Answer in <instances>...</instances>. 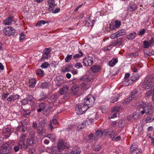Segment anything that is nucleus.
Masks as SVG:
<instances>
[{"instance_id":"4be33fe9","label":"nucleus","mask_w":154,"mask_h":154,"mask_svg":"<svg viewBox=\"0 0 154 154\" xmlns=\"http://www.w3.org/2000/svg\"><path fill=\"white\" fill-rule=\"evenodd\" d=\"M89 18L90 19L89 21H85V25L88 27H92L94 26V22L96 20H93L92 21H91L90 17H89Z\"/></svg>"},{"instance_id":"338daca9","label":"nucleus","mask_w":154,"mask_h":154,"mask_svg":"<svg viewBox=\"0 0 154 154\" xmlns=\"http://www.w3.org/2000/svg\"><path fill=\"white\" fill-rule=\"evenodd\" d=\"M82 57V55H80L79 54H77L74 55L73 57V59L74 60H75L77 58Z\"/></svg>"},{"instance_id":"ddd939ff","label":"nucleus","mask_w":154,"mask_h":154,"mask_svg":"<svg viewBox=\"0 0 154 154\" xmlns=\"http://www.w3.org/2000/svg\"><path fill=\"white\" fill-rule=\"evenodd\" d=\"M64 143L61 140H59L58 141V144L57 146V149L58 151L60 152L63 150L64 147Z\"/></svg>"},{"instance_id":"f8f14e48","label":"nucleus","mask_w":154,"mask_h":154,"mask_svg":"<svg viewBox=\"0 0 154 154\" xmlns=\"http://www.w3.org/2000/svg\"><path fill=\"white\" fill-rule=\"evenodd\" d=\"M48 3L49 6L48 10L50 11H51L53 10L55 7L54 0H48Z\"/></svg>"},{"instance_id":"72a5a7b5","label":"nucleus","mask_w":154,"mask_h":154,"mask_svg":"<svg viewBox=\"0 0 154 154\" xmlns=\"http://www.w3.org/2000/svg\"><path fill=\"white\" fill-rule=\"evenodd\" d=\"M71 93L74 95L76 94L78 90V88L76 86H73L71 88Z\"/></svg>"},{"instance_id":"4c0bfd02","label":"nucleus","mask_w":154,"mask_h":154,"mask_svg":"<svg viewBox=\"0 0 154 154\" xmlns=\"http://www.w3.org/2000/svg\"><path fill=\"white\" fill-rule=\"evenodd\" d=\"M51 48H46L44 49L43 52V53L49 56V53L51 51Z\"/></svg>"},{"instance_id":"c03bdc74","label":"nucleus","mask_w":154,"mask_h":154,"mask_svg":"<svg viewBox=\"0 0 154 154\" xmlns=\"http://www.w3.org/2000/svg\"><path fill=\"white\" fill-rule=\"evenodd\" d=\"M72 58V55H68L65 58V61L66 62H69Z\"/></svg>"},{"instance_id":"a211bd4d","label":"nucleus","mask_w":154,"mask_h":154,"mask_svg":"<svg viewBox=\"0 0 154 154\" xmlns=\"http://www.w3.org/2000/svg\"><path fill=\"white\" fill-rule=\"evenodd\" d=\"M91 69L93 72H97L100 71V67L98 65H94L91 67Z\"/></svg>"},{"instance_id":"9b49d317","label":"nucleus","mask_w":154,"mask_h":154,"mask_svg":"<svg viewBox=\"0 0 154 154\" xmlns=\"http://www.w3.org/2000/svg\"><path fill=\"white\" fill-rule=\"evenodd\" d=\"M20 97V95L17 94L10 95L7 98V100L8 102H11V101H15L19 99Z\"/></svg>"},{"instance_id":"58836bf2","label":"nucleus","mask_w":154,"mask_h":154,"mask_svg":"<svg viewBox=\"0 0 154 154\" xmlns=\"http://www.w3.org/2000/svg\"><path fill=\"white\" fill-rule=\"evenodd\" d=\"M44 71L41 69H38L37 70V73L40 76H43L44 74Z\"/></svg>"},{"instance_id":"dca6fc26","label":"nucleus","mask_w":154,"mask_h":154,"mask_svg":"<svg viewBox=\"0 0 154 154\" xmlns=\"http://www.w3.org/2000/svg\"><path fill=\"white\" fill-rule=\"evenodd\" d=\"M120 109V107L118 108L116 107L114 108L112 110V113L110 115V116L109 118L112 119L116 117V113H114V112H118L119 111V109Z\"/></svg>"},{"instance_id":"0e129e2a","label":"nucleus","mask_w":154,"mask_h":154,"mask_svg":"<svg viewBox=\"0 0 154 154\" xmlns=\"http://www.w3.org/2000/svg\"><path fill=\"white\" fill-rule=\"evenodd\" d=\"M33 148H29V154H35V149Z\"/></svg>"},{"instance_id":"052dcab7","label":"nucleus","mask_w":154,"mask_h":154,"mask_svg":"<svg viewBox=\"0 0 154 154\" xmlns=\"http://www.w3.org/2000/svg\"><path fill=\"white\" fill-rule=\"evenodd\" d=\"M100 109L103 113H105L106 112V108L105 106H102L100 108Z\"/></svg>"},{"instance_id":"a19ab883","label":"nucleus","mask_w":154,"mask_h":154,"mask_svg":"<svg viewBox=\"0 0 154 154\" xmlns=\"http://www.w3.org/2000/svg\"><path fill=\"white\" fill-rule=\"evenodd\" d=\"M143 46L145 48H148L150 45L148 41H145L143 42Z\"/></svg>"},{"instance_id":"1a4fd4ad","label":"nucleus","mask_w":154,"mask_h":154,"mask_svg":"<svg viewBox=\"0 0 154 154\" xmlns=\"http://www.w3.org/2000/svg\"><path fill=\"white\" fill-rule=\"evenodd\" d=\"M13 20V17L9 16L4 20L3 23L5 25H9L12 23Z\"/></svg>"},{"instance_id":"cd10ccee","label":"nucleus","mask_w":154,"mask_h":154,"mask_svg":"<svg viewBox=\"0 0 154 154\" xmlns=\"http://www.w3.org/2000/svg\"><path fill=\"white\" fill-rule=\"evenodd\" d=\"M118 61L115 58H113L109 63V65L110 66H114Z\"/></svg>"},{"instance_id":"864d4df0","label":"nucleus","mask_w":154,"mask_h":154,"mask_svg":"<svg viewBox=\"0 0 154 154\" xmlns=\"http://www.w3.org/2000/svg\"><path fill=\"white\" fill-rule=\"evenodd\" d=\"M148 42L150 45V46L154 45V39L153 37H151V39Z\"/></svg>"},{"instance_id":"37998d69","label":"nucleus","mask_w":154,"mask_h":154,"mask_svg":"<svg viewBox=\"0 0 154 154\" xmlns=\"http://www.w3.org/2000/svg\"><path fill=\"white\" fill-rule=\"evenodd\" d=\"M49 55L43 53V55L41 59V61L43 62L45 60L48 59L49 57Z\"/></svg>"},{"instance_id":"3c124183","label":"nucleus","mask_w":154,"mask_h":154,"mask_svg":"<svg viewBox=\"0 0 154 154\" xmlns=\"http://www.w3.org/2000/svg\"><path fill=\"white\" fill-rule=\"evenodd\" d=\"M144 52L145 55V56L146 57L150 56L152 54L151 52L149 51H144Z\"/></svg>"},{"instance_id":"bb28decb","label":"nucleus","mask_w":154,"mask_h":154,"mask_svg":"<svg viewBox=\"0 0 154 154\" xmlns=\"http://www.w3.org/2000/svg\"><path fill=\"white\" fill-rule=\"evenodd\" d=\"M57 79L58 82L60 83V84H57V86L59 87L60 86L61 84L64 83L63 77L62 76H57Z\"/></svg>"},{"instance_id":"f3484780","label":"nucleus","mask_w":154,"mask_h":154,"mask_svg":"<svg viewBox=\"0 0 154 154\" xmlns=\"http://www.w3.org/2000/svg\"><path fill=\"white\" fill-rule=\"evenodd\" d=\"M139 77V76L138 75H133L131 77V79L129 80L127 79H126L124 81V82H128L130 81L131 80V81L132 82H134L136 81L137 80V79H138Z\"/></svg>"},{"instance_id":"6ab92c4d","label":"nucleus","mask_w":154,"mask_h":154,"mask_svg":"<svg viewBox=\"0 0 154 154\" xmlns=\"http://www.w3.org/2000/svg\"><path fill=\"white\" fill-rule=\"evenodd\" d=\"M29 102L31 105V107L33 109L35 108L36 106V105L35 103V99L33 98V97L31 95H29Z\"/></svg>"},{"instance_id":"393cba45","label":"nucleus","mask_w":154,"mask_h":154,"mask_svg":"<svg viewBox=\"0 0 154 154\" xmlns=\"http://www.w3.org/2000/svg\"><path fill=\"white\" fill-rule=\"evenodd\" d=\"M28 144H27L26 146H25V145L24 144L23 141L20 140L18 143V146L20 149H21L23 147L24 149H28Z\"/></svg>"},{"instance_id":"f257e3e1","label":"nucleus","mask_w":154,"mask_h":154,"mask_svg":"<svg viewBox=\"0 0 154 154\" xmlns=\"http://www.w3.org/2000/svg\"><path fill=\"white\" fill-rule=\"evenodd\" d=\"M153 76L149 75L145 79L143 88L145 89H149L154 87V81Z\"/></svg>"},{"instance_id":"de8ad7c7","label":"nucleus","mask_w":154,"mask_h":154,"mask_svg":"<svg viewBox=\"0 0 154 154\" xmlns=\"http://www.w3.org/2000/svg\"><path fill=\"white\" fill-rule=\"evenodd\" d=\"M119 99L118 97H112L111 98L110 101L111 103H114L116 102Z\"/></svg>"},{"instance_id":"473e14b6","label":"nucleus","mask_w":154,"mask_h":154,"mask_svg":"<svg viewBox=\"0 0 154 154\" xmlns=\"http://www.w3.org/2000/svg\"><path fill=\"white\" fill-rule=\"evenodd\" d=\"M136 36V34L135 32L131 33L130 35L127 36V38L128 39L132 40L134 39Z\"/></svg>"},{"instance_id":"20e7f679","label":"nucleus","mask_w":154,"mask_h":154,"mask_svg":"<svg viewBox=\"0 0 154 154\" xmlns=\"http://www.w3.org/2000/svg\"><path fill=\"white\" fill-rule=\"evenodd\" d=\"M95 101L94 97L91 95H89L85 98L84 104L85 106H87L88 108L89 107H91Z\"/></svg>"},{"instance_id":"4d7b16f0","label":"nucleus","mask_w":154,"mask_h":154,"mask_svg":"<svg viewBox=\"0 0 154 154\" xmlns=\"http://www.w3.org/2000/svg\"><path fill=\"white\" fill-rule=\"evenodd\" d=\"M75 67L76 68L79 69L80 68L82 67V66L81 63H77L75 64Z\"/></svg>"},{"instance_id":"a18cd8bd","label":"nucleus","mask_w":154,"mask_h":154,"mask_svg":"<svg viewBox=\"0 0 154 154\" xmlns=\"http://www.w3.org/2000/svg\"><path fill=\"white\" fill-rule=\"evenodd\" d=\"M154 120V118H151L150 116H148L146 119V123H149L153 122Z\"/></svg>"},{"instance_id":"774afa93","label":"nucleus","mask_w":154,"mask_h":154,"mask_svg":"<svg viewBox=\"0 0 154 154\" xmlns=\"http://www.w3.org/2000/svg\"><path fill=\"white\" fill-rule=\"evenodd\" d=\"M9 94L8 93L4 94L2 96V98L3 99H5L8 96Z\"/></svg>"},{"instance_id":"7c9ffc66","label":"nucleus","mask_w":154,"mask_h":154,"mask_svg":"<svg viewBox=\"0 0 154 154\" xmlns=\"http://www.w3.org/2000/svg\"><path fill=\"white\" fill-rule=\"evenodd\" d=\"M142 151L141 149H136L134 151H131V154H141Z\"/></svg>"},{"instance_id":"603ef678","label":"nucleus","mask_w":154,"mask_h":154,"mask_svg":"<svg viewBox=\"0 0 154 154\" xmlns=\"http://www.w3.org/2000/svg\"><path fill=\"white\" fill-rule=\"evenodd\" d=\"M146 32L145 30L144 29H141L139 32L138 35H143Z\"/></svg>"},{"instance_id":"8fccbe9b","label":"nucleus","mask_w":154,"mask_h":154,"mask_svg":"<svg viewBox=\"0 0 154 154\" xmlns=\"http://www.w3.org/2000/svg\"><path fill=\"white\" fill-rule=\"evenodd\" d=\"M103 132L100 130H97L96 132V135L98 137H101L102 136Z\"/></svg>"},{"instance_id":"e433bc0d","label":"nucleus","mask_w":154,"mask_h":154,"mask_svg":"<svg viewBox=\"0 0 154 154\" xmlns=\"http://www.w3.org/2000/svg\"><path fill=\"white\" fill-rule=\"evenodd\" d=\"M125 124V121L123 120H121L119 122V126L120 128L123 127Z\"/></svg>"},{"instance_id":"0eeeda50","label":"nucleus","mask_w":154,"mask_h":154,"mask_svg":"<svg viewBox=\"0 0 154 154\" xmlns=\"http://www.w3.org/2000/svg\"><path fill=\"white\" fill-rule=\"evenodd\" d=\"M93 63V60L92 57H88L84 58L83 59V63L84 65L87 66H91Z\"/></svg>"},{"instance_id":"680f3d73","label":"nucleus","mask_w":154,"mask_h":154,"mask_svg":"<svg viewBox=\"0 0 154 154\" xmlns=\"http://www.w3.org/2000/svg\"><path fill=\"white\" fill-rule=\"evenodd\" d=\"M110 37L112 39H114L118 37L117 36V33H114L112 34L110 36Z\"/></svg>"},{"instance_id":"7ed1b4c3","label":"nucleus","mask_w":154,"mask_h":154,"mask_svg":"<svg viewBox=\"0 0 154 154\" xmlns=\"http://www.w3.org/2000/svg\"><path fill=\"white\" fill-rule=\"evenodd\" d=\"M87 106H85L83 103L77 104L75 107V111L78 115H81L85 113L88 109Z\"/></svg>"},{"instance_id":"ea45409f","label":"nucleus","mask_w":154,"mask_h":154,"mask_svg":"<svg viewBox=\"0 0 154 154\" xmlns=\"http://www.w3.org/2000/svg\"><path fill=\"white\" fill-rule=\"evenodd\" d=\"M139 148L137 147V146L135 143H134L132 144L131 146L130 147V151H134L135 149H140Z\"/></svg>"},{"instance_id":"6e6552de","label":"nucleus","mask_w":154,"mask_h":154,"mask_svg":"<svg viewBox=\"0 0 154 154\" xmlns=\"http://www.w3.org/2000/svg\"><path fill=\"white\" fill-rule=\"evenodd\" d=\"M124 39L123 38H119L117 39V41H114L112 42V44L109 45L108 47H110L111 46H119L122 45V42L124 41Z\"/></svg>"},{"instance_id":"aec40b11","label":"nucleus","mask_w":154,"mask_h":154,"mask_svg":"<svg viewBox=\"0 0 154 154\" xmlns=\"http://www.w3.org/2000/svg\"><path fill=\"white\" fill-rule=\"evenodd\" d=\"M69 90V87L68 86H66L61 88L59 91V93L60 95H62L64 93L67 92Z\"/></svg>"},{"instance_id":"2eb2a0df","label":"nucleus","mask_w":154,"mask_h":154,"mask_svg":"<svg viewBox=\"0 0 154 154\" xmlns=\"http://www.w3.org/2000/svg\"><path fill=\"white\" fill-rule=\"evenodd\" d=\"M90 122V120L83 121L81 124L79 125L78 126V130H80L84 128L86 125V124H88V122Z\"/></svg>"},{"instance_id":"6e6d98bb","label":"nucleus","mask_w":154,"mask_h":154,"mask_svg":"<svg viewBox=\"0 0 154 154\" xmlns=\"http://www.w3.org/2000/svg\"><path fill=\"white\" fill-rule=\"evenodd\" d=\"M50 97L53 101V100L55 101L57 99V96L56 95H52Z\"/></svg>"},{"instance_id":"423d86ee","label":"nucleus","mask_w":154,"mask_h":154,"mask_svg":"<svg viewBox=\"0 0 154 154\" xmlns=\"http://www.w3.org/2000/svg\"><path fill=\"white\" fill-rule=\"evenodd\" d=\"M15 30L11 26H7L4 28L3 30L4 33L8 36L14 35Z\"/></svg>"},{"instance_id":"f03ea898","label":"nucleus","mask_w":154,"mask_h":154,"mask_svg":"<svg viewBox=\"0 0 154 154\" xmlns=\"http://www.w3.org/2000/svg\"><path fill=\"white\" fill-rule=\"evenodd\" d=\"M152 107L150 103H144L143 109L141 111L142 115H143L145 113L151 115L153 112Z\"/></svg>"},{"instance_id":"5701e85b","label":"nucleus","mask_w":154,"mask_h":154,"mask_svg":"<svg viewBox=\"0 0 154 154\" xmlns=\"http://www.w3.org/2000/svg\"><path fill=\"white\" fill-rule=\"evenodd\" d=\"M39 122V126L38 127H44L45 125H47L46 122L44 119H40Z\"/></svg>"},{"instance_id":"c85d7f7f","label":"nucleus","mask_w":154,"mask_h":154,"mask_svg":"<svg viewBox=\"0 0 154 154\" xmlns=\"http://www.w3.org/2000/svg\"><path fill=\"white\" fill-rule=\"evenodd\" d=\"M72 67V65H69L65 68H63L62 69V71L63 72H69Z\"/></svg>"},{"instance_id":"f704fd0d","label":"nucleus","mask_w":154,"mask_h":154,"mask_svg":"<svg viewBox=\"0 0 154 154\" xmlns=\"http://www.w3.org/2000/svg\"><path fill=\"white\" fill-rule=\"evenodd\" d=\"M137 97H133L131 96V94L130 96L128 98H127L125 100V102H129L131 100H136L137 99Z\"/></svg>"},{"instance_id":"c9c22d12","label":"nucleus","mask_w":154,"mask_h":154,"mask_svg":"<svg viewBox=\"0 0 154 154\" xmlns=\"http://www.w3.org/2000/svg\"><path fill=\"white\" fill-rule=\"evenodd\" d=\"M50 65L48 62L43 63L41 66V67L42 68H46L50 66Z\"/></svg>"},{"instance_id":"69168bd1","label":"nucleus","mask_w":154,"mask_h":154,"mask_svg":"<svg viewBox=\"0 0 154 154\" xmlns=\"http://www.w3.org/2000/svg\"><path fill=\"white\" fill-rule=\"evenodd\" d=\"M38 106L39 108H40L44 110L45 106L44 103H42L39 105Z\"/></svg>"},{"instance_id":"c756f323","label":"nucleus","mask_w":154,"mask_h":154,"mask_svg":"<svg viewBox=\"0 0 154 154\" xmlns=\"http://www.w3.org/2000/svg\"><path fill=\"white\" fill-rule=\"evenodd\" d=\"M117 36L118 37H119L121 35H125V31L124 30H120L116 32Z\"/></svg>"},{"instance_id":"5fc2aeb1","label":"nucleus","mask_w":154,"mask_h":154,"mask_svg":"<svg viewBox=\"0 0 154 154\" xmlns=\"http://www.w3.org/2000/svg\"><path fill=\"white\" fill-rule=\"evenodd\" d=\"M114 24L116 28H118L121 25V22L120 21L116 20L115 21V24Z\"/></svg>"},{"instance_id":"bf43d9fd","label":"nucleus","mask_w":154,"mask_h":154,"mask_svg":"<svg viewBox=\"0 0 154 154\" xmlns=\"http://www.w3.org/2000/svg\"><path fill=\"white\" fill-rule=\"evenodd\" d=\"M109 28L110 29H111V30H114L116 29V27L115 26V24L114 23H112L110 24L109 25Z\"/></svg>"},{"instance_id":"e2e57ef3","label":"nucleus","mask_w":154,"mask_h":154,"mask_svg":"<svg viewBox=\"0 0 154 154\" xmlns=\"http://www.w3.org/2000/svg\"><path fill=\"white\" fill-rule=\"evenodd\" d=\"M28 103V99L25 98L22 101V103L23 105H26Z\"/></svg>"},{"instance_id":"a878e982","label":"nucleus","mask_w":154,"mask_h":154,"mask_svg":"<svg viewBox=\"0 0 154 154\" xmlns=\"http://www.w3.org/2000/svg\"><path fill=\"white\" fill-rule=\"evenodd\" d=\"M137 9V6L135 4H130L128 8V11L130 12L133 11Z\"/></svg>"},{"instance_id":"39448f33","label":"nucleus","mask_w":154,"mask_h":154,"mask_svg":"<svg viewBox=\"0 0 154 154\" xmlns=\"http://www.w3.org/2000/svg\"><path fill=\"white\" fill-rule=\"evenodd\" d=\"M11 151L10 146L7 143H5L0 146V154H8Z\"/></svg>"},{"instance_id":"49530a36","label":"nucleus","mask_w":154,"mask_h":154,"mask_svg":"<svg viewBox=\"0 0 154 154\" xmlns=\"http://www.w3.org/2000/svg\"><path fill=\"white\" fill-rule=\"evenodd\" d=\"M47 137L50 139V140L54 142V141L55 137L54 135V134H49Z\"/></svg>"},{"instance_id":"13d9d810","label":"nucleus","mask_w":154,"mask_h":154,"mask_svg":"<svg viewBox=\"0 0 154 154\" xmlns=\"http://www.w3.org/2000/svg\"><path fill=\"white\" fill-rule=\"evenodd\" d=\"M138 91L137 90L134 89L131 93V95L133 97H135V94H137Z\"/></svg>"},{"instance_id":"b1692460","label":"nucleus","mask_w":154,"mask_h":154,"mask_svg":"<svg viewBox=\"0 0 154 154\" xmlns=\"http://www.w3.org/2000/svg\"><path fill=\"white\" fill-rule=\"evenodd\" d=\"M113 133V130L111 129H106L103 131V133L105 135L109 136Z\"/></svg>"},{"instance_id":"2f4dec72","label":"nucleus","mask_w":154,"mask_h":154,"mask_svg":"<svg viewBox=\"0 0 154 154\" xmlns=\"http://www.w3.org/2000/svg\"><path fill=\"white\" fill-rule=\"evenodd\" d=\"M44 127H38L37 128V131L38 134L40 135H42L45 132V129Z\"/></svg>"},{"instance_id":"412c9836","label":"nucleus","mask_w":154,"mask_h":154,"mask_svg":"<svg viewBox=\"0 0 154 154\" xmlns=\"http://www.w3.org/2000/svg\"><path fill=\"white\" fill-rule=\"evenodd\" d=\"M36 82V79L35 78H32L29 79V87L33 88L35 86Z\"/></svg>"},{"instance_id":"4468645a","label":"nucleus","mask_w":154,"mask_h":154,"mask_svg":"<svg viewBox=\"0 0 154 154\" xmlns=\"http://www.w3.org/2000/svg\"><path fill=\"white\" fill-rule=\"evenodd\" d=\"M91 76L85 75L82 76L81 78V80L85 81L86 82H91L92 79Z\"/></svg>"},{"instance_id":"9d476101","label":"nucleus","mask_w":154,"mask_h":154,"mask_svg":"<svg viewBox=\"0 0 154 154\" xmlns=\"http://www.w3.org/2000/svg\"><path fill=\"white\" fill-rule=\"evenodd\" d=\"M35 132L34 131H31L29 134V146H32L34 144Z\"/></svg>"},{"instance_id":"09e8293b","label":"nucleus","mask_w":154,"mask_h":154,"mask_svg":"<svg viewBox=\"0 0 154 154\" xmlns=\"http://www.w3.org/2000/svg\"><path fill=\"white\" fill-rule=\"evenodd\" d=\"M25 38V35H24V33H21L20 34V36L19 39L20 41L23 42V40Z\"/></svg>"},{"instance_id":"79ce46f5","label":"nucleus","mask_w":154,"mask_h":154,"mask_svg":"<svg viewBox=\"0 0 154 154\" xmlns=\"http://www.w3.org/2000/svg\"><path fill=\"white\" fill-rule=\"evenodd\" d=\"M152 94H153L152 91V90H150L146 92L145 94V96L146 97H148L150 96Z\"/></svg>"}]
</instances>
